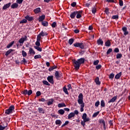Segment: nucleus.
Instances as JSON below:
<instances>
[{
	"instance_id": "obj_47",
	"label": "nucleus",
	"mask_w": 130,
	"mask_h": 130,
	"mask_svg": "<svg viewBox=\"0 0 130 130\" xmlns=\"http://www.w3.org/2000/svg\"><path fill=\"white\" fill-rule=\"evenodd\" d=\"M100 112L99 111H97L96 112L93 113V114H92V117L94 118V117H96L97 115H98L99 114Z\"/></svg>"
},
{
	"instance_id": "obj_20",
	"label": "nucleus",
	"mask_w": 130,
	"mask_h": 130,
	"mask_svg": "<svg viewBox=\"0 0 130 130\" xmlns=\"http://www.w3.org/2000/svg\"><path fill=\"white\" fill-rule=\"evenodd\" d=\"M53 103V100L52 99H51L48 100V103H47V105H48V106H49L50 105H52Z\"/></svg>"
},
{
	"instance_id": "obj_14",
	"label": "nucleus",
	"mask_w": 130,
	"mask_h": 130,
	"mask_svg": "<svg viewBox=\"0 0 130 130\" xmlns=\"http://www.w3.org/2000/svg\"><path fill=\"white\" fill-rule=\"evenodd\" d=\"M94 82L96 85H100L101 84V82L100 81L99 77H97L95 79H94Z\"/></svg>"
},
{
	"instance_id": "obj_49",
	"label": "nucleus",
	"mask_w": 130,
	"mask_h": 130,
	"mask_svg": "<svg viewBox=\"0 0 130 130\" xmlns=\"http://www.w3.org/2000/svg\"><path fill=\"white\" fill-rule=\"evenodd\" d=\"M31 94H32V90H27V95L30 96Z\"/></svg>"
},
{
	"instance_id": "obj_22",
	"label": "nucleus",
	"mask_w": 130,
	"mask_h": 130,
	"mask_svg": "<svg viewBox=\"0 0 130 130\" xmlns=\"http://www.w3.org/2000/svg\"><path fill=\"white\" fill-rule=\"evenodd\" d=\"M121 76H122V72H120L116 74L115 76V79H119L120 77H121Z\"/></svg>"
},
{
	"instance_id": "obj_43",
	"label": "nucleus",
	"mask_w": 130,
	"mask_h": 130,
	"mask_svg": "<svg viewBox=\"0 0 130 130\" xmlns=\"http://www.w3.org/2000/svg\"><path fill=\"white\" fill-rule=\"evenodd\" d=\"M119 16L117 15L112 16V19H115V20H117L119 19Z\"/></svg>"
},
{
	"instance_id": "obj_28",
	"label": "nucleus",
	"mask_w": 130,
	"mask_h": 130,
	"mask_svg": "<svg viewBox=\"0 0 130 130\" xmlns=\"http://www.w3.org/2000/svg\"><path fill=\"white\" fill-rule=\"evenodd\" d=\"M42 22V25H43L44 27H47L48 26V22L46 21H43Z\"/></svg>"
},
{
	"instance_id": "obj_24",
	"label": "nucleus",
	"mask_w": 130,
	"mask_h": 130,
	"mask_svg": "<svg viewBox=\"0 0 130 130\" xmlns=\"http://www.w3.org/2000/svg\"><path fill=\"white\" fill-rule=\"evenodd\" d=\"M40 46H34V49L37 50V51H38L39 52H42V48L39 47Z\"/></svg>"
},
{
	"instance_id": "obj_37",
	"label": "nucleus",
	"mask_w": 130,
	"mask_h": 130,
	"mask_svg": "<svg viewBox=\"0 0 130 130\" xmlns=\"http://www.w3.org/2000/svg\"><path fill=\"white\" fill-rule=\"evenodd\" d=\"M21 94H23V95H27V89H24L20 92Z\"/></svg>"
},
{
	"instance_id": "obj_16",
	"label": "nucleus",
	"mask_w": 130,
	"mask_h": 130,
	"mask_svg": "<svg viewBox=\"0 0 130 130\" xmlns=\"http://www.w3.org/2000/svg\"><path fill=\"white\" fill-rule=\"evenodd\" d=\"M55 78L56 79H58L59 78H61V73H59L58 71L55 72Z\"/></svg>"
},
{
	"instance_id": "obj_15",
	"label": "nucleus",
	"mask_w": 130,
	"mask_h": 130,
	"mask_svg": "<svg viewBox=\"0 0 130 130\" xmlns=\"http://www.w3.org/2000/svg\"><path fill=\"white\" fill-rule=\"evenodd\" d=\"M18 3H13L11 5V9H16L17 8H18V7L19 6V5H18Z\"/></svg>"
},
{
	"instance_id": "obj_54",
	"label": "nucleus",
	"mask_w": 130,
	"mask_h": 130,
	"mask_svg": "<svg viewBox=\"0 0 130 130\" xmlns=\"http://www.w3.org/2000/svg\"><path fill=\"white\" fill-rule=\"evenodd\" d=\"M41 95H42L41 91H38L36 92V97H39Z\"/></svg>"
},
{
	"instance_id": "obj_27",
	"label": "nucleus",
	"mask_w": 130,
	"mask_h": 130,
	"mask_svg": "<svg viewBox=\"0 0 130 130\" xmlns=\"http://www.w3.org/2000/svg\"><path fill=\"white\" fill-rule=\"evenodd\" d=\"M100 123H103V125H104V128H105V129H106V122L105 121V120L103 119H101L100 121Z\"/></svg>"
},
{
	"instance_id": "obj_53",
	"label": "nucleus",
	"mask_w": 130,
	"mask_h": 130,
	"mask_svg": "<svg viewBox=\"0 0 130 130\" xmlns=\"http://www.w3.org/2000/svg\"><path fill=\"white\" fill-rule=\"evenodd\" d=\"M74 114V115H78L79 114V112L78 110H74V112H71L70 114Z\"/></svg>"
},
{
	"instance_id": "obj_59",
	"label": "nucleus",
	"mask_w": 130,
	"mask_h": 130,
	"mask_svg": "<svg viewBox=\"0 0 130 130\" xmlns=\"http://www.w3.org/2000/svg\"><path fill=\"white\" fill-rule=\"evenodd\" d=\"M7 127L5 126H2V125H0V130H7Z\"/></svg>"
},
{
	"instance_id": "obj_23",
	"label": "nucleus",
	"mask_w": 130,
	"mask_h": 130,
	"mask_svg": "<svg viewBox=\"0 0 130 130\" xmlns=\"http://www.w3.org/2000/svg\"><path fill=\"white\" fill-rule=\"evenodd\" d=\"M13 51H14V50L10 49L6 52V53H5V55H6V56H8V55H9L11 53H12V52Z\"/></svg>"
},
{
	"instance_id": "obj_39",
	"label": "nucleus",
	"mask_w": 130,
	"mask_h": 130,
	"mask_svg": "<svg viewBox=\"0 0 130 130\" xmlns=\"http://www.w3.org/2000/svg\"><path fill=\"white\" fill-rule=\"evenodd\" d=\"M75 115L76 114H69V115H68V119H71V118L74 117Z\"/></svg>"
},
{
	"instance_id": "obj_46",
	"label": "nucleus",
	"mask_w": 130,
	"mask_h": 130,
	"mask_svg": "<svg viewBox=\"0 0 130 130\" xmlns=\"http://www.w3.org/2000/svg\"><path fill=\"white\" fill-rule=\"evenodd\" d=\"M43 84L47 86H50V84L46 80L43 81Z\"/></svg>"
},
{
	"instance_id": "obj_58",
	"label": "nucleus",
	"mask_w": 130,
	"mask_h": 130,
	"mask_svg": "<svg viewBox=\"0 0 130 130\" xmlns=\"http://www.w3.org/2000/svg\"><path fill=\"white\" fill-rule=\"evenodd\" d=\"M2 125V127H7L8 123L7 122H3V123H2V125Z\"/></svg>"
},
{
	"instance_id": "obj_21",
	"label": "nucleus",
	"mask_w": 130,
	"mask_h": 130,
	"mask_svg": "<svg viewBox=\"0 0 130 130\" xmlns=\"http://www.w3.org/2000/svg\"><path fill=\"white\" fill-rule=\"evenodd\" d=\"M38 112L39 113L44 114L45 110H44V109H43V108H38Z\"/></svg>"
},
{
	"instance_id": "obj_29",
	"label": "nucleus",
	"mask_w": 130,
	"mask_h": 130,
	"mask_svg": "<svg viewBox=\"0 0 130 130\" xmlns=\"http://www.w3.org/2000/svg\"><path fill=\"white\" fill-rule=\"evenodd\" d=\"M62 90L65 93V94H67V95L69 94V93L68 92V91L67 90V88H66V86L62 88Z\"/></svg>"
},
{
	"instance_id": "obj_19",
	"label": "nucleus",
	"mask_w": 130,
	"mask_h": 130,
	"mask_svg": "<svg viewBox=\"0 0 130 130\" xmlns=\"http://www.w3.org/2000/svg\"><path fill=\"white\" fill-rule=\"evenodd\" d=\"M45 19V15H43L39 17V22H43Z\"/></svg>"
},
{
	"instance_id": "obj_12",
	"label": "nucleus",
	"mask_w": 130,
	"mask_h": 130,
	"mask_svg": "<svg viewBox=\"0 0 130 130\" xmlns=\"http://www.w3.org/2000/svg\"><path fill=\"white\" fill-rule=\"evenodd\" d=\"M103 44H104V41H103L101 38H99V39L97 40V45H101L102 46H103Z\"/></svg>"
},
{
	"instance_id": "obj_7",
	"label": "nucleus",
	"mask_w": 130,
	"mask_h": 130,
	"mask_svg": "<svg viewBox=\"0 0 130 130\" xmlns=\"http://www.w3.org/2000/svg\"><path fill=\"white\" fill-rule=\"evenodd\" d=\"M28 39L27 38V36H24V37H21L20 40H19V43L21 44H23L25 41H27Z\"/></svg>"
},
{
	"instance_id": "obj_63",
	"label": "nucleus",
	"mask_w": 130,
	"mask_h": 130,
	"mask_svg": "<svg viewBox=\"0 0 130 130\" xmlns=\"http://www.w3.org/2000/svg\"><path fill=\"white\" fill-rule=\"evenodd\" d=\"M87 115L86 114V113H83V116H82V118H88L87 117Z\"/></svg>"
},
{
	"instance_id": "obj_3",
	"label": "nucleus",
	"mask_w": 130,
	"mask_h": 130,
	"mask_svg": "<svg viewBox=\"0 0 130 130\" xmlns=\"http://www.w3.org/2000/svg\"><path fill=\"white\" fill-rule=\"evenodd\" d=\"M47 36L48 34L47 32H44L43 31H41V32H40V34H39V35H37V41H36V42H35V45L37 46H40V42H41V39L42 38L41 37H43Z\"/></svg>"
},
{
	"instance_id": "obj_45",
	"label": "nucleus",
	"mask_w": 130,
	"mask_h": 130,
	"mask_svg": "<svg viewBox=\"0 0 130 130\" xmlns=\"http://www.w3.org/2000/svg\"><path fill=\"white\" fill-rule=\"evenodd\" d=\"M69 123V121H65L64 123H63V124H62V125H61V127H63L66 126V125H68Z\"/></svg>"
},
{
	"instance_id": "obj_18",
	"label": "nucleus",
	"mask_w": 130,
	"mask_h": 130,
	"mask_svg": "<svg viewBox=\"0 0 130 130\" xmlns=\"http://www.w3.org/2000/svg\"><path fill=\"white\" fill-rule=\"evenodd\" d=\"M34 12L35 14H39L40 12H41V8H37L34 10Z\"/></svg>"
},
{
	"instance_id": "obj_62",
	"label": "nucleus",
	"mask_w": 130,
	"mask_h": 130,
	"mask_svg": "<svg viewBox=\"0 0 130 130\" xmlns=\"http://www.w3.org/2000/svg\"><path fill=\"white\" fill-rule=\"evenodd\" d=\"M94 105L95 107H98L100 105V102L97 101Z\"/></svg>"
},
{
	"instance_id": "obj_6",
	"label": "nucleus",
	"mask_w": 130,
	"mask_h": 130,
	"mask_svg": "<svg viewBox=\"0 0 130 130\" xmlns=\"http://www.w3.org/2000/svg\"><path fill=\"white\" fill-rule=\"evenodd\" d=\"M74 47L79 48L81 49H84V44L83 43H75L74 44Z\"/></svg>"
},
{
	"instance_id": "obj_40",
	"label": "nucleus",
	"mask_w": 130,
	"mask_h": 130,
	"mask_svg": "<svg viewBox=\"0 0 130 130\" xmlns=\"http://www.w3.org/2000/svg\"><path fill=\"white\" fill-rule=\"evenodd\" d=\"M74 39L72 38V39H70V40H69V41H68V43H69V45H72L73 43H74Z\"/></svg>"
},
{
	"instance_id": "obj_33",
	"label": "nucleus",
	"mask_w": 130,
	"mask_h": 130,
	"mask_svg": "<svg viewBox=\"0 0 130 130\" xmlns=\"http://www.w3.org/2000/svg\"><path fill=\"white\" fill-rule=\"evenodd\" d=\"M66 105L64 103H60L58 104V107L59 108H62V107H66Z\"/></svg>"
},
{
	"instance_id": "obj_8",
	"label": "nucleus",
	"mask_w": 130,
	"mask_h": 130,
	"mask_svg": "<svg viewBox=\"0 0 130 130\" xmlns=\"http://www.w3.org/2000/svg\"><path fill=\"white\" fill-rule=\"evenodd\" d=\"M47 80L48 82L52 84H54L53 76H49L47 77Z\"/></svg>"
},
{
	"instance_id": "obj_61",
	"label": "nucleus",
	"mask_w": 130,
	"mask_h": 130,
	"mask_svg": "<svg viewBox=\"0 0 130 130\" xmlns=\"http://www.w3.org/2000/svg\"><path fill=\"white\" fill-rule=\"evenodd\" d=\"M99 63V60H96L93 61V65L97 66V65H98Z\"/></svg>"
},
{
	"instance_id": "obj_30",
	"label": "nucleus",
	"mask_w": 130,
	"mask_h": 130,
	"mask_svg": "<svg viewBox=\"0 0 130 130\" xmlns=\"http://www.w3.org/2000/svg\"><path fill=\"white\" fill-rule=\"evenodd\" d=\"M102 108H104L106 107V103H105V101L102 100L101 103H100Z\"/></svg>"
},
{
	"instance_id": "obj_52",
	"label": "nucleus",
	"mask_w": 130,
	"mask_h": 130,
	"mask_svg": "<svg viewBox=\"0 0 130 130\" xmlns=\"http://www.w3.org/2000/svg\"><path fill=\"white\" fill-rule=\"evenodd\" d=\"M39 102H47V100H46L45 99H44V98H42V99H39Z\"/></svg>"
},
{
	"instance_id": "obj_35",
	"label": "nucleus",
	"mask_w": 130,
	"mask_h": 130,
	"mask_svg": "<svg viewBox=\"0 0 130 130\" xmlns=\"http://www.w3.org/2000/svg\"><path fill=\"white\" fill-rule=\"evenodd\" d=\"M58 113H59V114L60 115H63L64 114V110L61 109V110H58Z\"/></svg>"
},
{
	"instance_id": "obj_9",
	"label": "nucleus",
	"mask_w": 130,
	"mask_h": 130,
	"mask_svg": "<svg viewBox=\"0 0 130 130\" xmlns=\"http://www.w3.org/2000/svg\"><path fill=\"white\" fill-rule=\"evenodd\" d=\"M83 121H81V124L84 127V125H85V122H88L90 121V118H82Z\"/></svg>"
},
{
	"instance_id": "obj_11",
	"label": "nucleus",
	"mask_w": 130,
	"mask_h": 130,
	"mask_svg": "<svg viewBox=\"0 0 130 130\" xmlns=\"http://www.w3.org/2000/svg\"><path fill=\"white\" fill-rule=\"evenodd\" d=\"M10 7H11V3L5 4V5L2 7V10H5L10 8Z\"/></svg>"
},
{
	"instance_id": "obj_26",
	"label": "nucleus",
	"mask_w": 130,
	"mask_h": 130,
	"mask_svg": "<svg viewBox=\"0 0 130 130\" xmlns=\"http://www.w3.org/2000/svg\"><path fill=\"white\" fill-rule=\"evenodd\" d=\"M95 13H96V8H95V6H93L92 8V14H95Z\"/></svg>"
},
{
	"instance_id": "obj_50",
	"label": "nucleus",
	"mask_w": 130,
	"mask_h": 130,
	"mask_svg": "<svg viewBox=\"0 0 130 130\" xmlns=\"http://www.w3.org/2000/svg\"><path fill=\"white\" fill-rule=\"evenodd\" d=\"M41 58H42V56L41 55H36L34 56V59H37Z\"/></svg>"
},
{
	"instance_id": "obj_5",
	"label": "nucleus",
	"mask_w": 130,
	"mask_h": 130,
	"mask_svg": "<svg viewBox=\"0 0 130 130\" xmlns=\"http://www.w3.org/2000/svg\"><path fill=\"white\" fill-rule=\"evenodd\" d=\"M79 13H83V10L75 11L74 12L71 13L70 17L71 19H75V16Z\"/></svg>"
},
{
	"instance_id": "obj_44",
	"label": "nucleus",
	"mask_w": 130,
	"mask_h": 130,
	"mask_svg": "<svg viewBox=\"0 0 130 130\" xmlns=\"http://www.w3.org/2000/svg\"><path fill=\"white\" fill-rule=\"evenodd\" d=\"M82 13H79L78 14H77L76 16V18L77 19H80L81 17H82Z\"/></svg>"
},
{
	"instance_id": "obj_17",
	"label": "nucleus",
	"mask_w": 130,
	"mask_h": 130,
	"mask_svg": "<svg viewBox=\"0 0 130 130\" xmlns=\"http://www.w3.org/2000/svg\"><path fill=\"white\" fill-rule=\"evenodd\" d=\"M117 99V96H114V98H112L111 100H110L109 101H108V103H114L115 101H116Z\"/></svg>"
},
{
	"instance_id": "obj_1",
	"label": "nucleus",
	"mask_w": 130,
	"mask_h": 130,
	"mask_svg": "<svg viewBox=\"0 0 130 130\" xmlns=\"http://www.w3.org/2000/svg\"><path fill=\"white\" fill-rule=\"evenodd\" d=\"M72 61L73 64H74V69H75V70H78L81 64L84 63V58H79L77 60L74 59Z\"/></svg>"
},
{
	"instance_id": "obj_34",
	"label": "nucleus",
	"mask_w": 130,
	"mask_h": 130,
	"mask_svg": "<svg viewBox=\"0 0 130 130\" xmlns=\"http://www.w3.org/2000/svg\"><path fill=\"white\" fill-rule=\"evenodd\" d=\"M13 44H14V41H11V42L10 43V44H8L7 48H10L11 47H12Z\"/></svg>"
},
{
	"instance_id": "obj_55",
	"label": "nucleus",
	"mask_w": 130,
	"mask_h": 130,
	"mask_svg": "<svg viewBox=\"0 0 130 130\" xmlns=\"http://www.w3.org/2000/svg\"><path fill=\"white\" fill-rule=\"evenodd\" d=\"M113 51L112 48L108 49V50L106 52V54H109Z\"/></svg>"
},
{
	"instance_id": "obj_42",
	"label": "nucleus",
	"mask_w": 130,
	"mask_h": 130,
	"mask_svg": "<svg viewBox=\"0 0 130 130\" xmlns=\"http://www.w3.org/2000/svg\"><path fill=\"white\" fill-rule=\"evenodd\" d=\"M115 74L114 73H111L109 75V79H114V77H115Z\"/></svg>"
},
{
	"instance_id": "obj_56",
	"label": "nucleus",
	"mask_w": 130,
	"mask_h": 130,
	"mask_svg": "<svg viewBox=\"0 0 130 130\" xmlns=\"http://www.w3.org/2000/svg\"><path fill=\"white\" fill-rule=\"evenodd\" d=\"M22 2H23V0H16V4H18L19 5H21L22 3Z\"/></svg>"
},
{
	"instance_id": "obj_4",
	"label": "nucleus",
	"mask_w": 130,
	"mask_h": 130,
	"mask_svg": "<svg viewBox=\"0 0 130 130\" xmlns=\"http://www.w3.org/2000/svg\"><path fill=\"white\" fill-rule=\"evenodd\" d=\"M14 112V106L13 105H11V106L9 107V109L5 110V114L7 115H10Z\"/></svg>"
},
{
	"instance_id": "obj_2",
	"label": "nucleus",
	"mask_w": 130,
	"mask_h": 130,
	"mask_svg": "<svg viewBox=\"0 0 130 130\" xmlns=\"http://www.w3.org/2000/svg\"><path fill=\"white\" fill-rule=\"evenodd\" d=\"M83 100H84V98H83V94L82 93L79 94L78 102V104L81 105V106H80V107H81L80 108V112H84V103Z\"/></svg>"
},
{
	"instance_id": "obj_32",
	"label": "nucleus",
	"mask_w": 130,
	"mask_h": 130,
	"mask_svg": "<svg viewBox=\"0 0 130 130\" xmlns=\"http://www.w3.org/2000/svg\"><path fill=\"white\" fill-rule=\"evenodd\" d=\"M29 54H34H34H35V51H34L32 48H29Z\"/></svg>"
},
{
	"instance_id": "obj_13",
	"label": "nucleus",
	"mask_w": 130,
	"mask_h": 130,
	"mask_svg": "<svg viewBox=\"0 0 130 130\" xmlns=\"http://www.w3.org/2000/svg\"><path fill=\"white\" fill-rule=\"evenodd\" d=\"M122 30L124 32V36H126L128 35V31H127V28H126V27H124L122 28Z\"/></svg>"
},
{
	"instance_id": "obj_31",
	"label": "nucleus",
	"mask_w": 130,
	"mask_h": 130,
	"mask_svg": "<svg viewBox=\"0 0 130 130\" xmlns=\"http://www.w3.org/2000/svg\"><path fill=\"white\" fill-rule=\"evenodd\" d=\"M27 61H26V59L24 58H22V60L20 61V64H25V63H27Z\"/></svg>"
},
{
	"instance_id": "obj_64",
	"label": "nucleus",
	"mask_w": 130,
	"mask_h": 130,
	"mask_svg": "<svg viewBox=\"0 0 130 130\" xmlns=\"http://www.w3.org/2000/svg\"><path fill=\"white\" fill-rule=\"evenodd\" d=\"M76 6V2H73V3L71 4V6L72 7L75 8Z\"/></svg>"
},
{
	"instance_id": "obj_38",
	"label": "nucleus",
	"mask_w": 130,
	"mask_h": 130,
	"mask_svg": "<svg viewBox=\"0 0 130 130\" xmlns=\"http://www.w3.org/2000/svg\"><path fill=\"white\" fill-rule=\"evenodd\" d=\"M62 122L60 120H56L55 121V124L60 125Z\"/></svg>"
},
{
	"instance_id": "obj_60",
	"label": "nucleus",
	"mask_w": 130,
	"mask_h": 130,
	"mask_svg": "<svg viewBox=\"0 0 130 130\" xmlns=\"http://www.w3.org/2000/svg\"><path fill=\"white\" fill-rule=\"evenodd\" d=\"M51 25L52 26V28H55V27H56V22H52Z\"/></svg>"
},
{
	"instance_id": "obj_51",
	"label": "nucleus",
	"mask_w": 130,
	"mask_h": 130,
	"mask_svg": "<svg viewBox=\"0 0 130 130\" xmlns=\"http://www.w3.org/2000/svg\"><path fill=\"white\" fill-rule=\"evenodd\" d=\"M27 20H26L25 19H22V20L20 21V24L26 23H27Z\"/></svg>"
},
{
	"instance_id": "obj_48",
	"label": "nucleus",
	"mask_w": 130,
	"mask_h": 130,
	"mask_svg": "<svg viewBox=\"0 0 130 130\" xmlns=\"http://www.w3.org/2000/svg\"><path fill=\"white\" fill-rule=\"evenodd\" d=\"M102 68V66L101 64H98V65H96V66H95V69L97 70L101 69Z\"/></svg>"
},
{
	"instance_id": "obj_36",
	"label": "nucleus",
	"mask_w": 130,
	"mask_h": 130,
	"mask_svg": "<svg viewBox=\"0 0 130 130\" xmlns=\"http://www.w3.org/2000/svg\"><path fill=\"white\" fill-rule=\"evenodd\" d=\"M122 55L121 53L116 54V59H120L121 58H122Z\"/></svg>"
},
{
	"instance_id": "obj_57",
	"label": "nucleus",
	"mask_w": 130,
	"mask_h": 130,
	"mask_svg": "<svg viewBox=\"0 0 130 130\" xmlns=\"http://www.w3.org/2000/svg\"><path fill=\"white\" fill-rule=\"evenodd\" d=\"M106 10H105V13H106V15H109V9L108 8H106L105 9Z\"/></svg>"
},
{
	"instance_id": "obj_41",
	"label": "nucleus",
	"mask_w": 130,
	"mask_h": 130,
	"mask_svg": "<svg viewBox=\"0 0 130 130\" xmlns=\"http://www.w3.org/2000/svg\"><path fill=\"white\" fill-rule=\"evenodd\" d=\"M21 55H22V56H23V57H25L26 56H27V53H26L25 51L23 50L21 51Z\"/></svg>"
},
{
	"instance_id": "obj_10",
	"label": "nucleus",
	"mask_w": 130,
	"mask_h": 130,
	"mask_svg": "<svg viewBox=\"0 0 130 130\" xmlns=\"http://www.w3.org/2000/svg\"><path fill=\"white\" fill-rule=\"evenodd\" d=\"M24 19L28 20V21L29 22H31V21L34 20V17H30L29 15H27L25 16Z\"/></svg>"
},
{
	"instance_id": "obj_25",
	"label": "nucleus",
	"mask_w": 130,
	"mask_h": 130,
	"mask_svg": "<svg viewBox=\"0 0 130 130\" xmlns=\"http://www.w3.org/2000/svg\"><path fill=\"white\" fill-rule=\"evenodd\" d=\"M105 46L106 47H110L111 46V42L110 40H108L106 41V43H105Z\"/></svg>"
}]
</instances>
